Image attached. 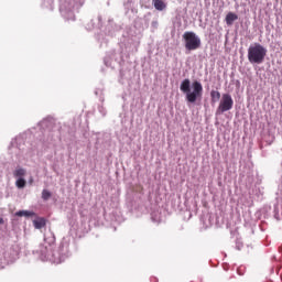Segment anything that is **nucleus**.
Segmentation results:
<instances>
[{
  "label": "nucleus",
  "mask_w": 282,
  "mask_h": 282,
  "mask_svg": "<svg viewBox=\"0 0 282 282\" xmlns=\"http://www.w3.org/2000/svg\"><path fill=\"white\" fill-rule=\"evenodd\" d=\"M193 91H191V79L186 78L181 83L180 89L186 95L187 102H197V98H202L204 94V86L198 80L192 84Z\"/></svg>",
  "instance_id": "f257e3e1"
},
{
  "label": "nucleus",
  "mask_w": 282,
  "mask_h": 282,
  "mask_svg": "<svg viewBox=\"0 0 282 282\" xmlns=\"http://www.w3.org/2000/svg\"><path fill=\"white\" fill-rule=\"evenodd\" d=\"M267 54L268 50H265L263 45L254 43L248 48V61L251 64L261 65V63L265 61Z\"/></svg>",
  "instance_id": "f03ea898"
},
{
  "label": "nucleus",
  "mask_w": 282,
  "mask_h": 282,
  "mask_svg": "<svg viewBox=\"0 0 282 282\" xmlns=\"http://www.w3.org/2000/svg\"><path fill=\"white\" fill-rule=\"evenodd\" d=\"M183 41H185V50L188 52H193L202 47V40L193 31H186L183 34Z\"/></svg>",
  "instance_id": "7ed1b4c3"
},
{
  "label": "nucleus",
  "mask_w": 282,
  "mask_h": 282,
  "mask_svg": "<svg viewBox=\"0 0 282 282\" xmlns=\"http://www.w3.org/2000/svg\"><path fill=\"white\" fill-rule=\"evenodd\" d=\"M232 105H235L232 96L229 94H224L217 108V113H226V111H230V109H232Z\"/></svg>",
  "instance_id": "20e7f679"
},
{
  "label": "nucleus",
  "mask_w": 282,
  "mask_h": 282,
  "mask_svg": "<svg viewBox=\"0 0 282 282\" xmlns=\"http://www.w3.org/2000/svg\"><path fill=\"white\" fill-rule=\"evenodd\" d=\"M237 19H239V15H237V13L228 12L225 18V21H226L227 25H232L235 23V21H237Z\"/></svg>",
  "instance_id": "39448f33"
},
{
  "label": "nucleus",
  "mask_w": 282,
  "mask_h": 282,
  "mask_svg": "<svg viewBox=\"0 0 282 282\" xmlns=\"http://www.w3.org/2000/svg\"><path fill=\"white\" fill-rule=\"evenodd\" d=\"M152 3L159 12H162L163 10H166V2L163 0H152Z\"/></svg>",
  "instance_id": "423d86ee"
},
{
  "label": "nucleus",
  "mask_w": 282,
  "mask_h": 282,
  "mask_svg": "<svg viewBox=\"0 0 282 282\" xmlns=\"http://www.w3.org/2000/svg\"><path fill=\"white\" fill-rule=\"evenodd\" d=\"M33 226L36 230H41V228H45L46 226L45 218H37L33 220Z\"/></svg>",
  "instance_id": "0eeeda50"
},
{
  "label": "nucleus",
  "mask_w": 282,
  "mask_h": 282,
  "mask_svg": "<svg viewBox=\"0 0 282 282\" xmlns=\"http://www.w3.org/2000/svg\"><path fill=\"white\" fill-rule=\"evenodd\" d=\"M15 217H34V212L19 210L15 213Z\"/></svg>",
  "instance_id": "6e6552de"
},
{
  "label": "nucleus",
  "mask_w": 282,
  "mask_h": 282,
  "mask_svg": "<svg viewBox=\"0 0 282 282\" xmlns=\"http://www.w3.org/2000/svg\"><path fill=\"white\" fill-rule=\"evenodd\" d=\"M212 102H219V99L221 98V93L217 90L210 91Z\"/></svg>",
  "instance_id": "1a4fd4ad"
},
{
  "label": "nucleus",
  "mask_w": 282,
  "mask_h": 282,
  "mask_svg": "<svg viewBox=\"0 0 282 282\" xmlns=\"http://www.w3.org/2000/svg\"><path fill=\"white\" fill-rule=\"evenodd\" d=\"M26 171L23 167H19L13 172L14 177H25Z\"/></svg>",
  "instance_id": "9d476101"
},
{
  "label": "nucleus",
  "mask_w": 282,
  "mask_h": 282,
  "mask_svg": "<svg viewBox=\"0 0 282 282\" xmlns=\"http://www.w3.org/2000/svg\"><path fill=\"white\" fill-rule=\"evenodd\" d=\"M25 184H26V182H25V178H23V177L18 178L15 182V186L18 188H25Z\"/></svg>",
  "instance_id": "9b49d317"
},
{
  "label": "nucleus",
  "mask_w": 282,
  "mask_h": 282,
  "mask_svg": "<svg viewBox=\"0 0 282 282\" xmlns=\"http://www.w3.org/2000/svg\"><path fill=\"white\" fill-rule=\"evenodd\" d=\"M50 197H52V193L47 189H43L42 191V199H44V202H47V199H50Z\"/></svg>",
  "instance_id": "f8f14e48"
},
{
  "label": "nucleus",
  "mask_w": 282,
  "mask_h": 282,
  "mask_svg": "<svg viewBox=\"0 0 282 282\" xmlns=\"http://www.w3.org/2000/svg\"><path fill=\"white\" fill-rule=\"evenodd\" d=\"M2 224H3V218L0 217V225H2Z\"/></svg>",
  "instance_id": "ddd939ff"
}]
</instances>
